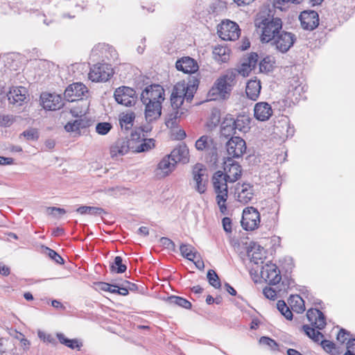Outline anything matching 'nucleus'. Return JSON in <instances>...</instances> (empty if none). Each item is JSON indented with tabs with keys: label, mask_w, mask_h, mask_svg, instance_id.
Returning a JSON list of instances; mask_svg holds the SVG:
<instances>
[{
	"label": "nucleus",
	"mask_w": 355,
	"mask_h": 355,
	"mask_svg": "<svg viewBox=\"0 0 355 355\" xmlns=\"http://www.w3.org/2000/svg\"><path fill=\"white\" fill-rule=\"evenodd\" d=\"M224 171H218L212 177L214 189L216 193V201L223 214L227 211V182H235L238 180L241 175L242 170L241 165L232 157H227L224 162Z\"/></svg>",
	"instance_id": "obj_1"
},
{
	"label": "nucleus",
	"mask_w": 355,
	"mask_h": 355,
	"mask_svg": "<svg viewBox=\"0 0 355 355\" xmlns=\"http://www.w3.org/2000/svg\"><path fill=\"white\" fill-rule=\"evenodd\" d=\"M255 26L261 33L260 40L263 43H270L282 29V21L265 12H260L254 20Z\"/></svg>",
	"instance_id": "obj_2"
},
{
	"label": "nucleus",
	"mask_w": 355,
	"mask_h": 355,
	"mask_svg": "<svg viewBox=\"0 0 355 355\" xmlns=\"http://www.w3.org/2000/svg\"><path fill=\"white\" fill-rule=\"evenodd\" d=\"M297 37L293 33L282 29L270 43L281 53H286L293 46Z\"/></svg>",
	"instance_id": "obj_3"
},
{
	"label": "nucleus",
	"mask_w": 355,
	"mask_h": 355,
	"mask_svg": "<svg viewBox=\"0 0 355 355\" xmlns=\"http://www.w3.org/2000/svg\"><path fill=\"white\" fill-rule=\"evenodd\" d=\"M241 226L246 231L257 229L260 224V214L254 207H248L243 210Z\"/></svg>",
	"instance_id": "obj_4"
},
{
	"label": "nucleus",
	"mask_w": 355,
	"mask_h": 355,
	"mask_svg": "<svg viewBox=\"0 0 355 355\" xmlns=\"http://www.w3.org/2000/svg\"><path fill=\"white\" fill-rule=\"evenodd\" d=\"M218 34L223 40L234 41L239 37L241 29L236 22L227 19L218 25Z\"/></svg>",
	"instance_id": "obj_5"
},
{
	"label": "nucleus",
	"mask_w": 355,
	"mask_h": 355,
	"mask_svg": "<svg viewBox=\"0 0 355 355\" xmlns=\"http://www.w3.org/2000/svg\"><path fill=\"white\" fill-rule=\"evenodd\" d=\"M115 101L126 107L134 105L137 101L136 91L131 87L121 86L115 89L114 93Z\"/></svg>",
	"instance_id": "obj_6"
},
{
	"label": "nucleus",
	"mask_w": 355,
	"mask_h": 355,
	"mask_svg": "<svg viewBox=\"0 0 355 355\" xmlns=\"http://www.w3.org/2000/svg\"><path fill=\"white\" fill-rule=\"evenodd\" d=\"M207 168L200 163H197L193 167L192 175L196 182L195 189L200 194L204 193L207 190L208 183Z\"/></svg>",
	"instance_id": "obj_7"
},
{
	"label": "nucleus",
	"mask_w": 355,
	"mask_h": 355,
	"mask_svg": "<svg viewBox=\"0 0 355 355\" xmlns=\"http://www.w3.org/2000/svg\"><path fill=\"white\" fill-rule=\"evenodd\" d=\"M165 92L164 88L157 84H153L147 86L141 94V102H147L151 101L157 102L159 101L160 103L165 99Z\"/></svg>",
	"instance_id": "obj_8"
},
{
	"label": "nucleus",
	"mask_w": 355,
	"mask_h": 355,
	"mask_svg": "<svg viewBox=\"0 0 355 355\" xmlns=\"http://www.w3.org/2000/svg\"><path fill=\"white\" fill-rule=\"evenodd\" d=\"M261 277L270 285H276L282 280L280 270L276 264L267 262L261 267Z\"/></svg>",
	"instance_id": "obj_9"
},
{
	"label": "nucleus",
	"mask_w": 355,
	"mask_h": 355,
	"mask_svg": "<svg viewBox=\"0 0 355 355\" xmlns=\"http://www.w3.org/2000/svg\"><path fill=\"white\" fill-rule=\"evenodd\" d=\"M226 149L228 155L232 158H239L246 151V143L240 137H232L226 143Z\"/></svg>",
	"instance_id": "obj_10"
},
{
	"label": "nucleus",
	"mask_w": 355,
	"mask_h": 355,
	"mask_svg": "<svg viewBox=\"0 0 355 355\" xmlns=\"http://www.w3.org/2000/svg\"><path fill=\"white\" fill-rule=\"evenodd\" d=\"M230 92L231 86L227 83L226 80L220 77L209 89L208 97L209 101H215L219 98L225 99Z\"/></svg>",
	"instance_id": "obj_11"
},
{
	"label": "nucleus",
	"mask_w": 355,
	"mask_h": 355,
	"mask_svg": "<svg viewBox=\"0 0 355 355\" xmlns=\"http://www.w3.org/2000/svg\"><path fill=\"white\" fill-rule=\"evenodd\" d=\"M112 71L107 64L98 63L90 68L89 78L92 82H106L110 78Z\"/></svg>",
	"instance_id": "obj_12"
},
{
	"label": "nucleus",
	"mask_w": 355,
	"mask_h": 355,
	"mask_svg": "<svg viewBox=\"0 0 355 355\" xmlns=\"http://www.w3.org/2000/svg\"><path fill=\"white\" fill-rule=\"evenodd\" d=\"M88 92L87 87L81 83H74L69 85L65 89L64 99L69 102H73L83 99Z\"/></svg>",
	"instance_id": "obj_13"
},
{
	"label": "nucleus",
	"mask_w": 355,
	"mask_h": 355,
	"mask_svg": "<svg viewBox=\"0 0 355 355\" xmlns=\"http://www.w3.org/2000/svg\"><path fill=\"white\" fill-rule=\"evenodd\" d=\"M235 194L236 195V200L243 204L246 205L252 201L254 196V186L250 183L238 182L235 188Z\"/></svg>",
	"instance_id": "obj_14"
},
{
	"label": "nucleus",
	"mask_w": 355,
	"mask_h": 355,
	"mask_svg": "<svg viewBox=\"0 0 355 355\" xmlns=\"http://www.w3.org/2000/svg\"><path fill=\"white\" fill-rule=\"evenodd\" d=\"M41 103L46 110H57L64 106L62 96L55 93L43 92L40 95Z\"/></svg>",
	"instance_id": "obj_15"
},
{
	"label": "nucleus",
	"mask_w": 355,
	"mask_h": 355,
	"mask_svg": "<svg viewBox=\"0 0 355 355\" xmlns=\"http://www.w3.org/2000/svg\"><path fill=\"white\" fill-rule=\"evenodd\" d=\"M299 19L304 30L313 31L319 25V15L315 10L302 11L299 16Z\"/></svg>",
	"instance_id": "obj_16"
},
{
	"label": "nucleus",
	"mask_w": 355,
	"mask_h": 355,
	"mask_svg": "<svg viewBox=\"0 0 355 355\" xmlns=\"http://www.w3.org/2000/svg\"><path fill=\"white\" fill-rule=\"evenodd\" d=\"M9 103L17 106L22 105L28 101V90L22 86L12 87L7 94Z\"/></svg>",
	"instance_id": "obj_17"
},
{
	"label": "nucleus",
	"mask_w": 355,
	"mask_h": 355,
	"mask_svg": "<svg viewBox=\"0 0 355 355\" xmlns=\"http://www.w3.org/2000/svg\"><path fill=\"white\" fill-rule=\"evenodd\" d=\"M151 101L142 102L145 105V119L148 123L157 121L162 115V104L159 101L150 103Z\"/></svg>",
	"instance_id": "obj_18"
},
{
	"label": "nucleus",
	"mask_w": 355,
	"mask_h": 355,
	"mask_svg": "<svg viewBox=\"0 0 355 355\" xmlns=\"http://www.w3.org/2000/svg\"><path fill=\"white\" fill-rule=\"evenodd\" d=\"M308 320L315 328L318 330H322L325 328L326 317L324 314L318 309H309L306 312Z\"/></svg>",
	"instance_id": "obj_19"
},
{
	"label": "nucleus",
	"mask_w": 355,
	"mask_h": 355,
	"mask_svg": "<svg viewBox=\"0 0 355 355\" xmlns=\"http://www.w3.org/2000/svg\"><path fill=\"white\" fill-rule=\"evenodd\" d=\"M177 70L184 73H195L198 70L197 62L190 57H183L177 60L175 63Z\"/></svg>",
	"instance_id": "obj_20"
},
{
	"label": "nucleus",
	"mask_w": 355,
	"mask_h": 355,
	"mask_svg": "<svg viewBox=\"0 0 355 355\" xmlns=\"http://www.w3.org/2000/svg\"><path fill=\"white\" fill-rule=\"evenodd\" d=\"M175 161H173L167 155L158 163L156 168V175L159 178H164L168 175L175 168Z\"/></svg>",
	"instance_id": "obj_21"
},
{
	"label": "nucleus",
	"mask_w": 355,
	"mask_h": 355,
	"mask_svg": "<svg viewBox=\"0 0 355 355\" xmlns=\"http://www.w3.org/2000/svg\"><path fill=\"white\" fill-rule=\"evenodd\" d=\"M272 115L271 105L267 102L257 103L254 107V116L260 121H266Z\"/></svg>",
	"instance_id": "obj_22"
},
{
	"label": "nucleus",
	"mask_w": 355,
	"mask_h": 355,
	"mask_svg": "<svg viewBox=\"0 0 355 355\" xmlns=\"http://www.w3.org/2000/svg\"><path fill=\"white\" fill-rule=\"evenodd\" d=\"M129 151H132V147L128 142L127 138L118 139L110 148L111 157L123 156Z\"/></svg>",
	"instance_id": "obj_23"
},
{
	"label": "nucleus",
	"mask_w": 355,
	"mask_h": 355,
	"mask_svg": "<svg viewBox=\"0 0 355 355\" xmlns=\"http://www.w3.org/2000/svg\"><path fill=\"white\" fill-rule=\"evenodd\" d=\"M168 155L176 164L178 162L186 164L189 162V149L185 144L179 145Z\"/></svg>",
	"instance_id": "obj_24"
},
{
	"label": "nucleus",
	"mask_w": 355,
	"mask_h": 355,
	"mask_svg": "<svg viewBox=\"0 0 355 355\" xmlns=\"http://www.w3.org/2000/svg\"><path fill=\"white\" fill-rule=\"evenodd\" d=\"M250 116L245 114H240L236 119L232 117V125H233L236 132H248L250 129Z\"/></svg>",
	"instance_id": "obj_25"
},
{
	"label": "nucleus",
	"mask_w": 355,
	"mask_h": 355,
	"mask_svg": "<svg viewBox=\"0 0 355 355\" xmlns=\"http://www.w3.org/2000/svg\"><path fill=\"white\" fill-rule=\"evenodd\" d=\"M261 89V82L259 80H250L247 83L245 93L248 98L252 101H256L260 94Z\"/></svg>",
	"instance_id": "obj_26"
},
{
	"label": "nucleus",
	"mask_w": 355,
	"mask_h": 355,
	"mask_svg": "<svg viewBox=\"0 0 355 355\" xmlns=\"http://www.w3.org/2000/svg\"><path fill=\"white\" fill-rule=\"evenodd\" d=\"M91 125V120L87 119L85 116L80 117L74 120L73 121H69L64 125V129L67 132H76L80 129L86 128Z\"/></svg>",
	"instance_id": "obj_27"
},
{
	"label": "nucleus",
	"mask_w": 355,
	"mask_h": 355,
	"mask_svg": "<svg viewBox=\"0 0 355 355\" xmlns=\"http://www.w3.org/2000/svg\"><path fill=\"white\" fill-rule=\"evenodd\" d=\"M98 286L99 289L104 291H108L114 294L125 296L128 295L126 288L123 286H120L118 284H111L106 282H98Z\"/></svg>",
	"instance_id": "obj_28"
},
{
	"label": "nucleus",
	"mask_w": 355,
	"mask_h": 355,
	"mask_svg": "<svg viewBox=\"0 0 355 355\" xmlns=\"http://www.w3.org/2000/svg\"><path fill=\"white\" fill-rule=\"evenodd\" d=\"M56 337L58 339L59 342L64 345V346L71 349H78L80 350L81 347L83 346V343L80 342L78 339L73 338L70 339L67 338L64 334L62 333H57Z\"/></svg>",
	"instance_id": "obj_29"
},
{
	"label": "nucleus",
	"mask_w": 355,
	"mask_h": 355,
	"mask_svg": "<svg viewBox=\"0 0 355 355\" xmlns=\"http://www.w3.org/2000/svg\"><path fill=\"white\" fill-rule=\"evenodd\" d=\"M180 252L183 257L191 261H193L194 259L200 257V254L190 244L182 243L180 246Z\"/></svg>",
	"instance_id": "obj_30"
},
{
	"label": "nucleus",
	"mask_w": 355,
	"mask_h": 355,
	"mask_svg": "<svg viewBox=\"0 0 355 355\" xmlns=\"http://www.w3.org/2000/svg\"><path fill=\"white\" fill-rule=\"evenodd\" d=\"M155 140L154 139H146L144 137L137 146H132V152L143 153L147 152L155 147Z\"/></svg>",
	"instance_id": "obj_31"
},
{
	"label": "nucleus",
	"mask_w": 355,
	"mask_h": 355,
	"mask_svg": "<svg viewBox=\"0 0 355 355\" xmlns=\"http://www.w3.org/2000/svg\"><path fill=\"white\" fill-rule=\"evenodd\" d=\"M288 302L293 311L297 313H301L305 311L304 302L299 295H291L288 299Z\"/></svg>",
	"instance_id": "obj_32"
},
{
	"label": "nucleus",
	"mask_w": 355,
	"mask_h": 355,
	"mask_svg": "<svg viewBox=\"0 0 355 355\" xmlns=\"http://www.w3.org/2000/svg\"><path fill=\"white\" fill-rule=\"evenodd\" d=\"M280 128L285 129V132H282V138L287 139L294 135L295 128L293 125H291L288 120H282V121H279L277 125H275V130H278Z\"/></svg>",
	"instance_id": "obj_33"
},
{
	"label": "nucleus",
	"mask_w": 355,
	"mask_h": 355,
	"mask_svg": "<svg viewBox=\"0 0 355 355\" xmlns=\"http://www.w3.org/2000/svg\"><path fill=\"white\" fill-rule=\"evenodd\" d=\"M220 132L223 136L227 138L230 136H231V137H234V135L237 134L236 130L234 128L233 125H232L231 116H227L225 118L221 124Z\"/></svg>",
	"instance_id": "obj_34"
},
{
	"label": "nucleus",
	"mask_w": 355,
	"mask_h": 355,
	"mask_svg": "<svg viewBox=\"0 0 355 355\" xmlns=\"http://www.w3.org/2000/svg\"><path fill=\"white\" fill-rule=\"evenodd\" d=\"M127 270V266L123 263V259L120 256L115 257L114 261L110 265V270L112 273L121 274Z\"/></svg>",
	"instance_id": "obj_35"
},
{
	"label": "nucleus",
	"mask_w": 355,
	"mask_h": 355,
	"mask_svg": "<svg viewBox=\"0 0 355 355\" xmlns=\"http://www.w3.org/2000/svg\"><path fill=\"white\" fill-rule=\"evenodd\" d=\"M302 329L304 334L316 343H319L320 338L324 337L323 334L320 331L316 330L315 328L311 327L308 324H304L302 327Z\"/></svg>",
	"instance_id": "obj_36"
},
{
	"label": "nucleus",
	"mask_w": 355,
	"mask_h": 355,
	"mask_svg": "<svg viewBox=\"0 0 355 355\" xmlns=\"http://www.w3.org/2000/svg\"><path fill=\"white\" fill-rule=\"evenodd\" d=\"M135 119V114L133 112L123 114L119 119L121 128L125 130L131 129L134 125Z\"/></svg>",
	"instance_id": "obj_37"
},
{
	"label": "nucleus",
	"mask_w": 355,
	"mask_h": 355,
	"mask_svg": "<svg viewBox=\"0 0 355 355\" xmlns=\"http://www.w3.org/2000/svg\"><path fill=\"white\" fill-rule=\"evenodd\" d=\"M230 50L225 46H218L213 50L215 59L220 62H226L229 60Z\"/></svg>",
	"instance_id": "obj_38"
},
{
	"label": "nucleus",
	"mask_w": 355,
	"mask_h": 355,
	"mask_svg": "<svg viewBox=\"0 0 355 355\" xmlns=\"http://www.w3.org/2000/svg\"><path fill=\"white\" fill-rule=\"evenodd\" d=\"M145 137L143 134V130L141 128H135L130 134V137L127 138L128 142L130 146H137L141 142L142 139Z\"/></svg>",
	"instance_id": "obj_39"
},
{
	"label": "nucleus",
	"mask_w": 355,
	"mask_h": 355,
	"mask_svg": "<svg viewBox=\"0 0 355 355\" xmlns=\"http://www.w3.org/2000/svg\"><path fill=\"white\" fill-rule=\"evenodd\" d=\"M182 92H180L179 86L175 85L171 96V103L173 108H178L183 103Z\"/></svg>",
	"instance_id": "obj_40"
},
{
	"label": "nucleus",
	"mask_w": 355,
	"mask_h": 355,
	"mask_svg": "<svg viewBox=\"0 0 355 355\" xmlns=\"http://www.w3.org/2000/svg\"><path fill=\"white\" fill-rule=\"evenodd\" d=\"M167 301L171 304H175L178 306L189 309L191 308V303L187 299L180 296L171 295L167 298Z\"/></svg>",
	"instance_id": "obj_41"
},
{
	"label": "nucleus",
	"mask_w": 355,
	"mask_h": 355,
	"mask_svg": "<svg viewBox=\"0 0 355 355\" xmlns=\"http://www.w3.org/2000/svg\"><path fill=\"white\" fill-rule=\"evenodd\" d=\"M213 140L207 135L200 137L196 142V148L198 150H207L210 148Z\"/></svg>",
	"instance_id": "obj_42"
},
{
	"label": "nucleus",
	"mask_w": 355,
	"mask_h": 355,
	"mask_svg": "<svg viewBox=\"0 0 355 355\" xmlns=\"http://www.w3.org/2000/svg\"><path fill=\"white\" fill-rule=\"evenodd\" d=\"M277 308L287 320H291L293 319V313L284 300H279L277 302Z\"/></svg>",
	"instance_id": "obj_43"
},
{
	"label": "nucleus",
	"mask_w": 355,
	"mask_h": 355,
	"mask_svg": "<svg viewBox=\"0 0 355 355\" xmlns=\"http://www.w3.org/2000/svg\"><path fill=\"white\" fill-rule=\"evenodd\" d=\"M207 277L209 283L215 288H220L221 286L220 280L218 277V275L215 272V270L212 269H209L207 271Z\"/></svg>",
	"instance_id": "obj_44"
},
{
	"label": "nucleus",
	"mask_w": 355,
	"mask_h": 355,
	"mask_svg": "<svg viewBox=\"0 0 355 355\" xmlns=\"http://www.w3.org/2000/svg\"><path fill=\"white\" fill-rule=\"evenodd\" d=\"M44 252L56 263L60 265H63L64 263V259L55 250L48 247H44Z\"/></svg>",
	"instance_id": "obj_45"
},
{
	"label": "nucleus",
	"mask_w": 355,
	"mask_h": 355,
	"mask_svg": "<svg viewBox=\"0 0 355 355\" xmlns=\"http://www.w3.org/2000/svg\"><path fill=\"white\" fill-rule=\"evenodd\" d=\"M259 343L262 345L268 346L271 350H279V345L274 340L268 336H262L259 339Z\"/></svg>",
	"instance_id": "obj_46"
},
{
	"label": "nucleus",
	"mask_w": 355,
	"mask_h": 355,
	"mask_svg": "<svg viewBox=\"0 0 355 355\" xmlns=\"http://www.w3.org/2000/svg\"><path fill=\"white\" fill-rule=\"evenodd\" d=\"M112 128V125L109 122H99L96 125V132L101 135H107Z\"/></svg>",
	"instance_id": "obj_47"
},
{
	"label": "nucleus",
	"mask_w": 355,
	"mask_h": 355,
	"mask_svg": "<svg viewBox=\"0 0 355 355\" xmlns=\"http://www.w3.org/2000/svg\"><path fill=\"white\" fill-rule=\"evenodd\" d=\"M258 54L254 52L250 53L248 56L244 60V67H252L254 69L256 67L258 61Z\"/></svg>",
	"instance_id": "obj_48"
},
{
	"label": "nucleus",
	"mask_w": 355,
	"mask_h": 355,
	"mask_svg": "<svg viewBox=\"0 0 355 355\" xmlns=\"http://www.w3.org/2000/svg\"><path fill=\"white\" fill-rule=\"evenodd\" d=\"M180 92H182L183 98H186L187 101H191L193 98L194 93L197 89H193L188 86L178 85Z\"/></svg>",
	"instance_id": "obj_49"
},
{
	"label": "nucleus",
	"mask_w": 355,
	"mask_h": 355,
	"mask_svg": "<svg viewBox=\"0 0 355 355\" xmlns=\"http://www.w3.org/2000/svg\"><path fill=\"white\" fill-rule=\"evenodd\" d=\"M248 255L250 257V261L256 265L263 264L265 258H263L260 252L250 250L248 251Z\"/></svg>",
	"instance_id": "obj_50"
},
{
	"label": "nucleus",
	"mask_w": 355,
	"mask_h": 355,
	"mask_svg": "<svg viewBox=\"0 0 355 355\" xmlns=\"http://www.w3.org/2000/svg\"><path fill=\"white\" fill-rule=\"evenodd\" d=\"M273 66L270 57L264 58L259 63L261 72H269L272 70Z\"/></svg>",
	"instance_id": "obj_51"
},
{
	"label": "nucleus",
	"mask_w": 355,
	"mask_h": 355,
	"mask_svg": "<svg viewBox=\"0 0 355 355\" xmlns=\"http://www.w3.org/2000/svg\"><path fill=\"white\" fill-rule=\"evenodd\" d=\"M37 336L40 340H42L44 343H50L54 346L57 345L56 340L53 338L51 334H46L42 331L39 330L37 332Z\"/></svg>",
	"instance_id": "obj_52"
},
{
	"label": "nucleus",
	"mask_w": 355,
	"mask_h": 355,
	"mask_svg": "<svg viewBox=\"0 0 355 355\" xmlns=\"http://www.w3.org/2000/svg\"><path fill=\"white\" fill-rule=\"evenodd\" d=\"M28 140L35 141L38 139L39 135L37 131L34 128H31L24 131L21 134Z\"/></svg>",
	"instance_id": "obj_53"
},
{
	"label": "nucleus",
	"mask_w": 355,
	"mask_h": 355,
	"mask_svg": "<svg viewBox=\"0 0 355 355\" xmlns=\"http://www.w3.org/2000/svg\"><path fill=\"white\" fill-rule=\"evenodd\" d=\"M320 345L327 353H331L336 349V345L333 342L325 339L320 341Z\"/></svg>",
	"instance_id": "obj_54"
},
{
	"label": "nucleus",
	"mask_w": 355,
	"mask_h": 355,
	"mask_svg": "<svg viewBox=\"0 0 355 355\" xmlns=\"http://www.w3.org/2000/svg\"><path fill=\"white\" fill-rule=\"evenodd\" d=\"M236 73L233 71H228L225 74L220 76V78H223L226 80L227 83L232 87V84L236 78Z\"/></svg>",
	"instance_id": "obj_55"
},
{
	"label": "nucleus",
	"mask_w": 355,
	"mask_h": 355,
	"mask_svg": "<svg viewBox=\"0 0 355 355\" xmlns=\"http://www.w3.org/2000/svg\"><path fill=\"white\" fill-rule=\"evenodd\" d=\"M160 242L162 243V244L165 245L168 249L173 252L176 251L175 244L171 239L167 237H162L160 239Z\"/></svg>",
	"instance_id": "obj_56"
},
{
	"label": "nucleus",
	"mask_w": 355,
	"mask_h": 355,
	"mask_svg": "<svg viewBox=\"0 0 355 355\" xmlns=\"http://www.w3.org/2000/svg\"><path fill=\"white\" fill-rule=\"evenodd\" d=\"M350 333L345 329H341L337 335V340L341 343H344L347 339H349Z\"/></svg>",
	"instance_id": "obj_57"
},
{
	"label": "nucleus",
	"mask_w": 355,
	"mask_h": 355,
	"mask_svg": "<svg viewBox=\"0 0 355 355\" xmlns=\"http://www.w3.org/2000/svg\"><path fill=\"white\" fill-rule=\"evenodd\" d=\"M263 293L269 300H275L277 296L276 291L271 287H266L263 290Z\"/></svg>",
	"instance_id": "obj_58"
},
{
	"label": "nucleus",
	"mask_w": 355,
	"mask_h": 355,
	"mask_svg": "<svg viewBox=\"0 0 355 355\" xmlns=\"http://www.w3.org/2000/svg\"><path fill=\"white\" fill-rule=\"evenodd\" d=\"M223 230L227 233L232 232V220L229 217H224L222 220Z\"/></svg>",
	"instance_id": "obj_59"
},
{
	"label": "nucleus",
	"mask_w": 355,
	"mask_h": 355,
	"mask_svg": "<svg viewBox=\"0 0 355 355\" xmlns=\"http://www.w3.org/2000/svg\"><path fill=\"white\" fill-rule=\"evenodd\" d=\"M89 212L87 214L94 215V216H101L103 214H106V211L101 207H89Z\"/></svg>",
	"instance_id": "obj_60"
},
{
	"label": "nucleus",
	"mask_w": 355,
	"mask_h": 355,
	"mask_svg": "<svg viewBox=\"0 0 355 355\" xmlns=\"http://www.w3.org/2000/svg\"><path fill=\"white\" fill-rule=\"evenodd\" d=\"M198 85H199V80L194 76H191L189 78V81L187 84V86L190 87L191 88H193V89H197Z\"/></svg>",
	"instance_id": "obj_61"
},
{
	"label": "nucleus",
	"mask_w": 355,
	"mask_h": 355,
	"mask_svg": "<svg viewBox=\"0 0 355 355\" xmlns=\"http://www.w3.org/2000/svg\"><path fill=\"white\" fill-rule=\"evenodd\" d=\"M125 284L127 285L125 286H123V288H126V290L128 291V294L129 293V291H137L139 289L138 285L135 283H132L128 281H125Z\"/></svg>",
	"instance_id": "obj_62"
},
{
	"label": "nucleus",
	"mask_w": 355,
	"mask_h": 355,
	"mask_svg": "<svg viewBox=\"0 0 355 355\" xmlns=\"http://www.w3.org/2000/svg\"><path fill=\"white\" fill-rule=\"evenodd\" d=\"M196 267L200 270H202L205 268V263H204V261H202L201 257L200 256V257H197L196 259H193V261H192Z\"/></svg>",
	"instance_id": "obj_63"
},
{
	"label": "nucleus",
	"mask_w": 355,
	"mask_h": 355,
	"mask_svg": "<svg viewBox=\"0 0 355 355\" xmlns=\"http://www.w3.org/2000/svg\"><path fill=\"white\" fill-rule=\"evenodd\" d=\"M293 284L294 281L292 279H288L287 277H285L282 282V284L283 285L284 290L290 288L293 286Z\"/></svg>",
	"instance_id": "obj_64"
}]
</instances>
